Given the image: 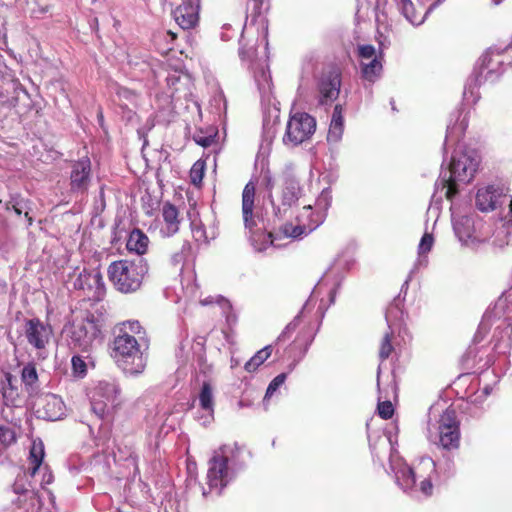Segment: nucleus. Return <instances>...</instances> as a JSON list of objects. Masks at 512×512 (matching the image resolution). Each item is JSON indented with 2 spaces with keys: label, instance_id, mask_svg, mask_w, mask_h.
I'll list each match as a JSON object with an SVG mask.
<instances>
[{
  "label": "nucleus",
  "instance_id": "f257e3e1",
  "mask_svg": "<svg viewBox=\"0 0 512 512\" xmlns=\"http://www.w3.org/2000/svg\"><path fill=\"white\" fill-rule=\"evenodd\" d=\"M44 458V448L42 443H33L30 449L29 473L18 474L13 484V491L17 499L12 503V512H39L41 503L38 494L29 481V477H35L37 473H42L40 485L50 484L53 481V475L48 467H42Z\"/></svg>",
  "mask_w": 512,
  "mask_h": 512
},
{
  "label": "nucleus",
  "instance_id": "f03ea898",
  "mask_svg": "<svg viewBox=\"0 0 512 512\" xmlns=\"http://www.w3.org/2000/svg\"><path fill=\"white\" fill-rule=\"evenodd\" d=\"M112 357L125 374L137 376L143 373L147 357L140 350L136 338L127 332L120 333L113 341Z\"/></svg>",
  "mask_w": 512,
  "mask_h": 512
},
{
  "label": "nucleus",
  "instance_id": "7ed1b4c3",
  "mask_svg": "<svg viewBox=\"0 0 512 512\" xmlns=\"http://www.w3.org/2000/svg\"><path fill=\"white\" fill-rule=\"evenodd\" d=\"M148 269L147 262L142 258L135 261L119 260L109 265L108 276L118 291L131 293L141 287Z\"/></svg>",
  "mask_w": 512,
  "mask_h": 512
},
{
  "label": "nucleus",
  "instance_id": "20e7f679",
  "mask_svg": "<svg viewBox=\"0 0 512 512\" xmlns=\"http://www.w3.org/2000/svg\"><path fill=\"white\" fill-rule=\"evenodd\" d=\"M316 130V120L306 112H296L289 117L283 143L295 147L309 140Z\"/></svg>",
  "mask_w": 512,
  "mask_h": 512
},
{
  "label": "nucleus",
  "instance_id": "39448f33",
  "mask_svg": "<svg viewBox=\"0 0 512 512\" xmlns=\"http://www.w3.org/2000/svg\"><path fill=\"white\" fill-rule=\"evenodd\" d=\"M121 389L115 379H104L97 382L91 390V409L99 417L103 418L114 407L119 398Z\"/></svg>",
  "mask_w": 512,
  "mask_h": 512
},
{
  "label": "nucleus",
  "instance_id": "423d86ee",
  "mask_svg": "<svg viewBox=\"0 0 512 512\" xmlns=\"http://www.w3.org/2000/svg\"><path fill=\"white\" fill-rule=\"evenodd\" d=\"M461 440L460 422L454 409H446L438 421V442L441 449L451 452L459 449Z\"/></svg>",
  "mask_w": 512,
  "mask_h": 512
},
{
  "label": "nucleus",
  "instance_id": "0eeeda50",
  "mask_svg": "<svg viewBox=\"0 0 512 512\" xmlns=\"http://www.w3.org/2000/svg\"><path fill=\"white\" fill-rule=\"evenodd\" d=\"M342 70L336 64L324 67L317 79L318 101L326 105L335 101L340 93Z\"/></svg>",
  "mask_w": 512,
  "mask_h": 512
},
{
  "label": "nucleus",
  "instance_id": "6e6552de",
  "mask_svg": "<svg viewBox=\"0 0 512 512\" xmlns=\"http://www.w3.org/2000/svg\"><path fill=\"white\" fill-rule=\"evenodd\" d=\"M33 407L38 418L49 421L62 419L66 410L61 397L52 393L38 395L33 402Z\"/></svg>",
  "mask_w": 512,
  "mask_h": 512
},
{
  "label": "nucleus",
  "instance_id": "1a4fd4ad",
  "mask_svg": "<svg viewBox=\"0 0 512 512\" xmlns=\"http://www.w3.org/2000/svg\"><path fill=\"white\" fill-rule=\"evenodd\" d=\"M100 333L94 320L85 319L74 323L70 331V344L74 348L87 351Z\"/></svg>",
  "mask_w": 512,
  "mask_h": 512
},
{
  "label": "nucleus",
  "instance_id": "9d476101",
  "mask_svg": "<svg viewBox=\"0 0 512 512\" xmlns=\"http://www.w3.org/2000/svg\"><path fill=\"white\" fill-rule=\"evenodd\" d=\"M52 327L38 318L25 320L24 335L28 343L42 352L52 336Z\"/></svg>",
  "mask_w": 512,
  "mask_h": 512
},
{
  "label": "nucleus",
  "instance_id": "9b49d317",
  "mask_svg": "<svg viewBox=\"0 0 512 512\" xmlns=\"http://www.w3.org/2000/svg\"><path fill=\"white\" fill-rule=\"evenodd\" d=\"M425 470L434 472V462L431 459L422 460L415 467L403 464L395 471L396 482L404 491L411 490L416 486L418 477H423Z\"/></svg>",
  "mask_w": 512,
  "mask_h": 512
},
{
  "label": "nucleus",
  "instance_id": "f8f14e48",
  "mask_svg": "<svg viewBox=\"0 0 512 512\" xmlns=\"http://www.w3.org/2000/svg\"><path fill=\"white\" fill-rule=\"evenodd\" d=\"M208 485L211 491L221 496L224 488V448L220 447L213 452L209 460L207 473Z\"/></svg>",
  "mask_w": 512,
  "mask_h": 512
},
{
  "label": "nucleus",
  "instance_id": "ddd939ff",
  "mask_svg": "<svg viewBox=\"0 0 512 512\" xmlns=\"http://www.w3.org/2000/svg\"><path fill=\"white\" fill-rule=\"evenodd\" d=\"M91 181V161L88 157L73 163L70 174L71 191L84 193Z\"/></svg>",
  "mask_w": 512,
  "mask_h": 512
},
{
  "label": "nucleus",
  "instance_id": "4468645a",
  "mask_svg": "<svg viewBox=\"0 0 512 512\" xmlns=\"http://www.w3.org/2000/svg\"><path fill=\"white\" fill-rule=\"evenodd\" d=\"M304 216V213H300L297 216L298 223L295 225L293 223L283 224L280 227V233L285 237L300 238L302 235H307L314 231L325 219V214L323 212L316 213V218L312 222H305Z\"/></svg>",
  "mask_w": 512,
  "mask_h": 512
},
{
  "label": "nucleus",
  "instance_id": "2eb2a0df",
  "mask_svg": "<svg viewBox=\"0 0 512 512\" xmlns=\"http://www.w3.org/2000/svg\"><path fill=\"white\" fill-rule=\"evenodd\" d=\"M503 71V61L499 52L486 51L479 59L478 74L484 80H493Z\"/></svg>",
  "mask_w": 512,
  "mask_h": 512
},
{
  "label": "nucleus",
  "instance_id": "dca6fc26",
  "mask_svg": "<svg viewBox=\"0 0 512 512\" xmlns=\"http://www.w3.org/2000/svg\"><path fill=\"white\" fill-rule=\"evenodd\" d=\"M161 216L160 234L163 237L175 235L179 231L181 223L177 207L170 202H165L161 208Z\"/></svg>",
  "mask_w": 512,
  "mask_h": 512
},
{
  "label": "nucleus",
  "instance_id": "f3484780",
  "mask_svg": "<svg viewBox=\"0 0 512 512\" xmlns=\"http://www.w3.org/2000/svg\"><path fill=\"white\" fill-rule=\"evenodd\" d=\"M199 408L201 409V414H197V421L203 425L207 426L213 420V390L211 385L208 382H204L202 389L200 391L199 397Z\"/></svg>",
  "mask_w": 512,
  "mask_h": 512
},
{
  "label": "nucleus",
  "instance_id": "a211bd4d",
  "mask_svg": "<svg viewBox=\"0 0 512 512\" xmlns=\"http://www.w3.org/2000/svg\"><path fill=\"white\" fill-rule=\"evenodd\" d=\"M255 195H256V185L253 181H249L242 192V214L243 220L246 228L250 230L256 226V221L254 218V206H255Z\"/></svg>",
  "mask_w": 512,
  "mask_h": 512
},
{
  "label": "nucleus",
  "instance_id": "6ab92c4d",
  "mask_svg": "<svg viewBox=\"0 0 512 512\" xmlns=\"http://www.w3.org/2000/svg\"><path fill=\"white\" fill-rule=\"evenodd\" d=\"M199 5L191 0L178 6L174 12L175 21L183 29L193 28L198 21Z\"/></svg>",
  "mask_w": 512,
  "mask_h": 512
},
{
  "label": "nucleus",
  "instance_id": "aec40b11",
  "mask_svg": "<svg viewBox=\"0 0 512 512\" xmlns=\"http://www.w3.org/2000/svg\"><path fill=\"white\" fill-rule=\"evenodd\" d=\"M502 191L493 185L481 188L476 194V207L482 212H489L496 209Z\"/></svg>",
  "mask_w": 512,
  "mask_h": 512
},
{
  "label": "nucleus",
  "instance_id": "412c9836",
  "mask_svg": "<svg viewBox=\"0 0 512 512\" xmlns=\"http://www.w3.org/2000/svg\"><path fill=\"white\" fill-rule=\"evenodd\" d=\"M73 286L78 290L99 291L103 287L102 276L99 271L84 269L78 274Z\"/></svg>",
  "mask_w": 512,
  "mask_h": 512
},
{
  "label": "nucleus",
  "instance_id": "4be33fe9",
  "mask_svg": "<svg viewBox=\"0 0 512 512\" xmlns=\"http://www.w3.org/2000/svg\"><path fill=\"white\" fill-rule=\"evenodd\" d=\"M17 383V378L11 373L7 372L4 374L0 383V391L6 405H15L19 395Z\"/></svg>",
  "mask_w": 512,
  "mask_h": 512
},
{
  "label": "nucleus",
  "instance_id": "5701e85b",
  "mask_svg": "<svg viewBox=\"0 0 512 512\" xmlns=\"http://www.w3.org/2000/svg\"><path fill=\"white\" fill-rule=\"evenodd\" d=\"M466 162V158H453L449 166L450 176L457 178L459 181H470L474 177L476 169L472 163L467 165Z\"/></svg>",
  "mask_w": 512,
  "mask_h": 512
},
{
  "label": "nucleus",
  "instance_id": "b1692460",
  "mask_svg": "<svg viewBox=\"0 0 512 512\" xmlns=\"http://www.w3.org/2000/svg\"><path fill=\"white\" fill-rule=\"evenodd\" d=\"M466 162V158H453L449 166L450 176L457 178L459 181H470L474 177L476 169L472 163L467 165Z\"/></svg>",
  "mask_w": 512,
  "mask_h": 512
},
{
  "label": "nucleus",
  "instance_id": "393cba45",
  "mask_svg": "<svg viewBox=\"0 0 512 512\" xmlns=\"http://www.w3.org/2000/svg\"><path fill=\"white\" fill-rule=\"evenodd\" d=\"M149 238L139 229L130 232L126 247L130 252L143 255L148 249Z\"/></svg>",
  "mask_w": 512,
  "mask_h": 512
},
{
  "label": "nucleus",
  "instance_id": "a878e982",
  "mask_svg": "<svg viewBox=\"0 0 512 512\" xmlns=\"http://www.w3.org/2000/svg\"><path fill=\"white\" fill-rule=\"evenodd\" d=\"M167 84L171 89V97L180 98L181 92H184V96L187 95L189 91L190 79L188 75H181L178 73L169 74L166 78Z\"/></svg>",
  "mask_w": 512,
  "mask_h": 512
},
{
  "label": "nucleus",
  "instance_id": "bb28decb",
  "mask_svg": "<svg viewBox=\"0 0 512 512\" xmlns=\"http://www.w3.org/2000/svg\"><path fill=\"white\" fill-rule=\"evenodd\" d=\"M399 5L403 15L413 25L421 24L429 10L425 8L417 10L411 0H400Z\"/></svg>",
  "mask_w": 512,
  "mask_h": 512
},
{
  "label": "nucleus",
  "instance_id": "cd10ccee",
  "mask_svg": "<svg viewBox=\"0 0 512 512\" xmlns=\"http://www.w3.org/2000/svg\"><path fill=\"white\" fill-rule=\"evenodd\" d=\"M21 379L25 390L32 395L39 388V380L37 370L34 364L25 365L21 372Z\"/></svg>",
  "mask_w": 512,
  "mask_h": 512
},
{
  "label": "nucleus",
  "instance_id": "c85d7f7f",
  "mask_svg": "<svg viewBox=\"0 0 512 512\" xmlns=\"http://www.w3.org/2000/svg\"><path fill=\"white\" fill-rule=\"evenodd\" d=\"M380 58L381 57H374L372 60L362 61L361 73L365 80L374 82L380 76L383 68Z\"/></svg>",
  "mask_w": 512,
  "mask_h": 512
},
{
  "label": "nucleus",
  "instance_id": "c756f323",
  "mask_svg": "<svg viewBox=\"0 0 512 512\" xmlns=\"http://www.w3.org/2000/svg\"><path fill=\"white\" fill-rule=\"evenodd\" d=\"M181 285L182 289L186 291L190 296H193L195 294L199 287L196 281V273L194 271V268H182Z\"/></svg>",
  "mask_w": 512,
  "mask_h": 512
},
{
  "label": "nucleus",
  "instance_id": "7c9ffc66",
  "mask_svg": "<svg viewBox=\"0 0 512 512\" xmlns=\"http://www.w3.org/2000/svg\"><path fill=\"white\" fill-rule=\"evenodd\" d=\"M272 345H267L255 353L251 359L246 362L245 369L248 372H254L261 366L272 354Z\"/></svg>",
  "mask_w": 512,
  "mask_h": 512
},
{
  "label": "nucleus",
  "instance_id": "2f4dec72",
  "mask_svg": "<svg viewBox=\"0 0 512 512\" xmlns=\"http://www.w3.org/2000/svg\"><path fill=\"white\" fill-rule=\"evenodd\" d=\"M299 188L294 181H287L282 190V203L285 206L290 207L298 200Z\"/></svg>",
  "mask_w": 512,
  "mask_h": 512
},
{
  "label": "nucleus",
  "instance_id": "473e14b6",
  "mask_svg": "<svg viewBox=\"0 0 512 512\" xmlns=\"http://www.w3.org/2000/svg\"><path fill=\"white\" fill-rule=\"evenodd\" d=\"M342 112V106L340 104L335 105L332 114L329 133L335 135L336 137H339L343 130L344 118Z\"/></svg>",
  "mask_w": 512,
  "mask_h": 512
},
{
  "label": "nucleus",
  "instance_id": "72a5a7b5",
  "mask_svg": "<svg viewBox=\"0 0 512 512\" xmlns=\"http://www.w3.org/2000/svg\"><path fill=\"white\" fill-rule=\"evenodd\" d=\"M190 228L192 237L196 242L199 244L208 242V235L200 219L192 218L190 221Z\"/></svg>",
  "mask_w": 512,
  "mask_h": 512
},
{
  "label": "nucleus",
  "instance_id": "f704fd0d",
  "mask_svg": "<svg viewBox=\"0 0 512 512\" xmlns=\"http://www.w3.org/2000/svg\"><path fill=\"white\" fill-rule=\"evenodd\" d=\"M392 338L393 333L388 332L385 333V335L381 339L378 355L382 362L387 360L394 351V346L392 345Z\"/></svg>",
  "mask_w": 512,
  "mask_h": 512
},
{
  "label": "nucleus",
  "instance_id": "c9c22d12",
  "mask_svg": "<svg viewBox=\"0 0 512 512\" xmlns=\"http://www.w3.org/2000/svg\"><path fill=\"white\" fill-rule=\"evenodd\" d=\"M205 172V162L197 160L190 169V180L195 186H199L202 183Z\"/></svg>",
  "mask_w": 512,
  "mask_h": 512
},
{
  "label": "nucleus",
  "instance_id": "e433bc0d",
  "mask_svg": "<svg viewBox=\"0 0 512 512\" xmlns=\"http://www.w3.org/2000/svg\"><path fill=\"white\" fill-rule=\"evenodd\" d=\"M434 474H436L435 468L434 472L425 470V472H423V477H418V480H420L419 490L425 496H431L433 493L432 475Z\"/></svg>",
  "mask_w": 512,
  "mask_h": 512
},
{
  "label": "nucleus",
  "instance_id": "4c0bfd02",
  "mask_svg": "<svg viewBox=\"0 0 512 512\" xmlns=\"http://www.w3.org/2000/svg\"><path fill=\"white\" fill-rule=\"evenodd\" d=\"M287 378L286 373H281L277 375L268 385L265 398H270L273 396V394L279 389L280 386H282Z\"/></svg>",
  "mask_w": 512,
  "mask_h": 512
},
{
  "label": "nucleus",
  "instance_id": "58836bf2",
  "mask_svg": "<svg viewBox=\"0 0 512 512\" xmlns=\"http://www.w3.org/2000/svg\"><path fill=\"white\" fill-rule=\"evenodd\" d=\"M377 412L382 419L388 420L392 418L394 414V407L390 401L379 402Z\"/></svg>",
  "mask_w": 512,
  "mask_h": 512
},
{
  "label": "nucleus",
  "instance_id": "ea45409f",
  "mask_svg": "<svg viewBox=\"0 0 512 512\" xmlns=\"http://www.w3.org/2000/svg\"><path fill=\"white\" fill-rule=\"evenodd\" d=\"M457 178L453 177V176H449L448 179L444 180V187L447 188L446 190V193H445V197L447 200H452L455 195L458 193V189H457Z\"/></svg>",
  "mask_w": 512,
  "mask_h": 512
},
{
  "label": "nucleus",
  "instance_id": "a19ab883",
  "mask_svg": "<svg viewBox=\"0 0 512 512\" xmlns=\"http://www.w3.org/2000/svg\"><path fill=\"white\" fill-rule=\"evenodd\" d=\"M358 55L362 61L372 60L376 55V50L373 45H361L358 48Z\"/></svg>",
  "mask_w": 512,
  "mask_h": 512
},
{
  "label": "nucleus",
  "instance_id": "79ce46f5",
  "mask_svg": "<svg viewBox=\"0 0 512 512\" xmlns=\"http://www.w3.org/2000/svg\"><path fill=\"white\" fill-rule=\"evenodd\" d=\"M71 362L74 374L83 377L86 374L85 361L80 356H73Z\"/></svg>",
  "mask_w": 512,
  "mask_h": 512
},
{
  "label": "nucleus",
  "instance_id": "37998d69",
  "mask_svg": "<svg viewBox=\"0 0 512 512\" xmlns=\"http://www.w3.org/2000/svg\"><path fill=\"white\" fill-rule=\"evenodd\" d=\"M433 243H434V238H433L432 234L425 233L422 236L421 241L419 243V247H418L419 254H426V253L430 252L432 249Z\"/></svg>",
  "mask_w": 512,
  "mask_h": 512
},
{
  "label": "nucleus",
  "instance_id": "c03bdc74",
  "mask_svg": "<svg viewBox=\"0 0 512 512\" xmlns=\"http://www.w3.org/2000/svg\"><path fill=\"white\" fill-rule=\"evenodd\" d=\"M15 433L12 429L6 426H0V441L4 445H10L15 442Z\"/></svg>",
  "mask_w": 512,
  "mask_h": 512
},
{
  "label": "nucleus",
  "instance_id": "a18cd8bd",
  "mask_svg": "<svg viewBox=\"0 0 512 512\" xmlns=\"http://www.w3.org/2000/svg\"><path fill=\"white\" fill-rule=\"evenodd\" d=\"M238 317L232 310L230 303L226 300V325L229 326L232 333H234L233 327L237 324Z\"/></svg>",
  "mask_w": 512,
  "mask_h": 512
},
{
  "label": "nucleus",
  "instance_id": "49530a36",
  "mask_svg": "<svg viewBox=\"0 0 512 512\" xmlns=\"http://www.w3.org/2000/svg\"><path fill=\"white\" fill-rule=\"evenodd\" d=\"M321 212L320 210L313 211L312 207L310 205L304 206L301 213H304V221L305 222H312L316 218V213ZM325 215L326 212L322 211Z\"/></svg>",
  "mask_w": 512,
  "mask_h": 512
},
{
  "label": "nucleus",
  "instance_id": "de8ad7c7",
  "mask_svg": "<svg viewBox=\"0 0 512 512\" xmlns=\"http://www.w3.org/2000/svg\"><path fill=\"white\" fill-rule=\"evenodd\" d=\"M117 94L120 98L126 99L131 102L136 99V94L128 88L120 87L117 91Z\"/></svg>",
  "mask_w": 512,
  "mask_h": 512
},
{
  "label": "nucleus",
  "instance_id": "09e8293b",
  "mask_svg": "<svg viewBox=\"0 0 512 512\" xmlns=\"http://www.w3.org/2000/svg\"><path fill=\"white\" fill-rule=\"evenodd\" d=\"M23 200H17L15 198H13L8 204H7V209L9 210L10 209V205H11V208L15 211V213L17 215H21L22 213V210H23Z\"/></svg>",
  "mask_w": 512,
  "mask_h": 512
},
{
  "label": "nucleus",
  "instance_id": "8fccbe9b",
  "mask_svg": "<svg viewBox=\"0 0 512 512\" xmlns=\"http://www.w3.org/2000/svg\"><path fill=\"white\" fill-rule=\"evenodd\" d=\"M180 254H182L185 259L188 261L189 259L193 258V249L191 244L188 241H185L182 244V247L180 249Z\"/></svg>",
  "mask_w": 512,
  "mask_h": 512
},
{
  "label": "nucleus",
  "instance_id": "3c124183",
  "mask_svg": "<svg viewBox=\"0 0 512 512\" xmlns=\"http://www.w3.org/2000/svg\"><path fill=\"white\" fill-rule=\"evenodd\" d=\"M194 140L197 144L201 145L202 147H209L213 143L214 138L212 136H195Z\"/></svg>",
  "mask_w": 512,
  "mask_h": 512
},
{
  "label": "nucleus",
  "instance_id": "603ef678",
  "mask_svg": "<svg viewBox=\"0 0 512 512\" xmlns=\"http://www.w3.org/2000/svg\"><path fill=\"white\" fill-rule=\"evenodd\" d=\"M172 262L174 264L178 265V264L187 262V260L185 259V257L182 254H180V252H177V253L173 254Z\"/></svg>",
  "mask_w": 512,
  "mask_h": 512
},
{
  "label": "nucleus",
  "instance_id": "864d4df0",
  "mask_svg": "<svg viewBox=\"0 0 512 512\" xmlns=\"http://www.w3.org/2000/svg\"><path fill=\"white\" fill-rule=\"evenodd\" d=\"M265 180H266V188L267 189H272L273 187V183H272V179L269 175H265Z\"/></svg>",
  "mask_w": 512,
  "mask_h": 512
},
{
  "label": "nucleus",
  "instance_id": "5fc2aeb1",
  "mask_svg": "<svg viewBox=\"0 0 512 512\" xmlns=\"http://www.w3.org/2000/svg\"><path fill=\"white\" fill-rule=\"evenodd\" d=\"M212 303H214V300L212 298H210V297H207V298H204V299L201 300V304L203 306L210 305Z\"/></svg>",
  "mask_w": 512,
  "mask_h": 512
},
{
  "label": "nucleus",
  "instance_id": "6e6d98bb",
  "mask_svg": "<svg viewBox=\"0 0 512 512\" xmlns=\"http://www.w3.org/2000/svg\"><path fill=\"white\" fill-rule=\"evenodd\" d=\"M225 338H226V342H229L231 344L235 343V341L232 339V337L230 336V334L227 331H226Z\"/></svg>",
  "mask_w": 512,
  "mask_h": 512
},
{
  "label": "nucleus",
  "instance_id": "4d7b16f0",
  "mask_svg": "<svg viewBox=\"0 0 512 512\" xmlns=\"http://www.w3.org/2000/svg\"><path fill=\"white\" fill-rule=\"evenodd\" d=\"M135 327H137V328L139 327L138 323H130L129 324V329L131 331H134Z\"/></svg>",
  "mask_w": 512,
  "mask_h": 512
},
{
  "label": "nucleus",
  "instance_id": "13d9d810",
  "mask_svg": "<svg viewBox=\"0 0 512 512\" xmlns=\"http://www.w3.org/2000/svg\"><path fill=\"white\" fill-rule=\"evenodd\" d=\"M254 2H255V5L257 6V8L260 9V6L262 5L263 0H254Z\"/></svg>",
  "mask_w": 512,
  "mask_h": 512
},
{
  "label": "nucleus",
  "instance_id": "bf43d9fd",
  "mask_svg": "<svg viewBox=\"0 0 512 512\" xmlns=\"http://www.w3.org/2000/svg\"><path fill=\"white\" fill-rule=\"evenodd\" d=\"M269 237H270L272 243L276 240V237H275L274 233H272V232L269 233Z\"/></svg>",
  "mask_w": 512,
  "mask_h": 512
},
{
  "label": "nucleus",
  "instance_id": "052dcab7",
  "mask_svg": "<svg viewBox=\"0 0 512 512\" xmlns=\"http://www.w3.org/2000/svg\"><path fill=\"white\" fill-rule=\"evenodd\" d=\"M25 217L28 219V224L31 225L32 224V218L29 217L28 212H25Z\"/></svg>",
  "mask_w": 512,
  "mask_h": 512
},
{
  "label": "nucleus",
  "instance_id": "680f3d73",
  "mask_svg": "<svg viewBox=\"0 0 512 512\" xmlns=\"http://www.w3.org/2000/svg\"><path fill=\"white\" fill-rule=\"evenodd\" d=\"M5 291V285L0 282V294L3 293Z\"/></svg>",
  "mask_w": 512,
  "mask_h": 512
},
{
  "label": "nucleus",
  "instance_id": "e2e57ef3",
  "mask_svg": "<svg viewBox=\"0 0 512 512\" xmlns=\"http://www.w3.org/2000/svg\"><path fill=\"white\" fill-rule=\"evenodd\" d=\"M506 50H511L512 51V41L510 42V44L506 47Z\"/></svg>",
  "mask_w": 512,
  "mask_h": 512
},
{
  "label": "nucleus",
  "instance_id": "0e129e2a",
  "mask_svg": "<svg viewBox=\"0 0 512 512\" xmlns=\"http://www.w3.org/2000/svg\"><path fill=\"white\" fill-rule=\"evenodd\" d=\"M503 0H493V2L497 5L499 3H501Z\"/></svg>",
  "mask_w": 512,
  "mask_h": 512
},
{
  "label": "nucleus",
  "instance_id": "69168bd1",
  "mask_svg": "<svg viewBox=\"0 0 512 512\" xmlns=\"http://www.w3.org/2000/svg\"><path fill=\"white\" fill-rule=\"evenodd\" d=\"M509 208H510V211L512 212V200L510 201Z\"/></svg>",
  "mask_w": 512,
  "mask_h": 512
},
{
  "label": "nucleus",
  "instance_id": "338daca9",
  "mask_svg": "<svg viewBox=\"0 0 512 512\" xmlns=\"http://www.w3.org/2000/svg\"><path fill=\"white\" fill-rule=\"evenodd\" d=\"M220 300H221V297L219 296V297L216 299V301H215V302L219 303V302H220Z\"/></svg>",
  "mask_w": 512,
  "mask_h": 512
},
{
  "label": "nucleus",
  "instance_id": "774afa93",
  "mask_svg": "<svg viewBox=\"0 0 512 512\" xmlns=\"http://www.w3.org/2000/svg\"><path fill=\"white\" fill-rule=\"evenodd\" d=\"M307 339H310V340L312 339L311 334H308Z\"/></svg>",
  "mask_w": 512,
  "mask_h": 512
}]
</instances>
